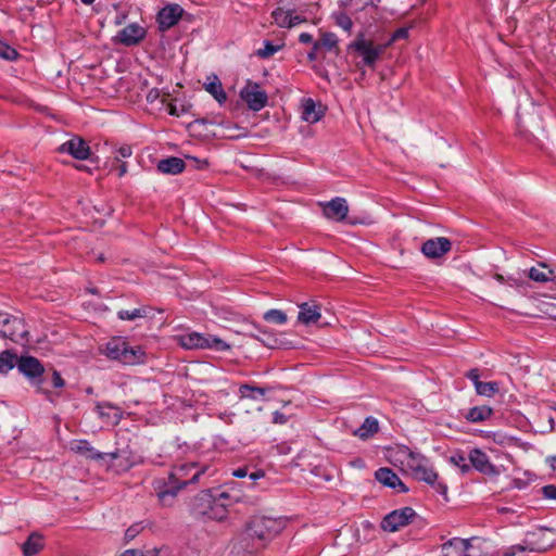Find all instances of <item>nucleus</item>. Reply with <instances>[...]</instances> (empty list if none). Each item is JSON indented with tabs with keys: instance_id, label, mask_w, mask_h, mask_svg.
<instances>
[{
	"instance_id": "423d86ee",
	"label": "nucleus",
	"mask_w": 556,
	"mask_h": 556,
	"mask_svg": "<svg viewBox=\"0 0 556 556\" xmlns=\"http://www.w3.org/2000/svg\"><path fill=\"white\" fill-rule=\"evenodd\" d=\"M16 367L21 374L36 384L38 392L48 394V391L41 387L45 367L38 358L30 355H22L17 357Z\"/></svg>"
},
{
	"instance_id": "e433bc0d",
	"label": "nucleus",
	"mask_w": 556,
	"mask_h": 556,
	"mask_svg": "<svg viewBox=\"0 0 556 556\" xmlns=\"http://www.w3.org/2000/svg\"><path fill=\"white\" fill-rule=\"evenodd\" d=\"M290 13L291 11H285L281 8H277L273 11L271 16L279 27L290 28Z\"/></svg>"
},
{
	"instance_id": "774afa93",
	"label": "nucleus",
	"mask_w": 556,
	"mask_h": 556,
	"mask_svg": "<svg viewBox=\"0 0 556 556\" xmlns=\"http://www.w3.org/2000/svg\"><path fill=\"white\" fill-rule=\"evenodd\" d=\"M168 112L170 115L179 116L176 105L170 104Z\"/></svg>"
},
{
	"instance_id": "bb28decb",
	"label": "nucleus",
	"mask_w": 556,
	"mask_h": 556,
	"mask_svg": "<svg viewBox=\"0 0 556 556\" xmlns=\"http://www.w3.org/2000/svg\"><path fill=\"white\" fill-rule=\"evenodd\" d=\"M492 414L493 409L490 406H475L466 413L465 418L469 422H481L488 420Z\"/></svg>"
},
{
	"instance_id": "680f3d73",
	"label": "nucleus",
	"mask_w": 556,
	"mask_h": 556,
	"mask_svg": "<svg viewBox=\"0 0 556 556\" xmlns=\"http://www.w3.org/2000/svg\"><path fill=\"white\" fill-rule=\"evenodd\" d=\"M248 475L247 468H237L233 470L232 476L236 478H244Z\"/></svg>"
},
{
	"instance_id": "393cba45",
	"label": "nucleus",
	"mask_w": 556,
	"mask_h": 556,
	"mask_svg": "<svg viewBox=\"0 0 556 556\" xmlns=\"http://www.w3.org/2000/svg\"><path fill=\"white\" fill-rule=\"evenodd\" d=\"M96 409L101 418L106 419L112 425H117L122 419L119 408L110 403L98 404Z\"/></svg>"
},
{
	"instance_id": "f257e3e1",
	"label": "nucleus",
	"mask_w": 556,
	"mask_h": 556,
	"mask_svg": "<svg viewBox=\"0 0 556 556\" xmlns=\"http://www.w3.org/2000/svg\"><path fill=\"white\" fill-rule=\"evenodd\" d=\"M286 527L281 517L254 516L248 522L245 531L232 544L230 556H253L265 543L273 540Z\"/></svg>"
},
{
	"instance_id": "4468645a",
	"label": "nucleus",
	"mask_w": 556,
	"mask_h": 556,
	"mask_svg": "<svg viewBox=\"0 0 556 556\" xmlns=\"http://www.w3.org/2000/svg\"><path fill=\"white\" fill-rule=\"evenodd\" d=\"M216 496L211 490L199 492L191 502V513L197 518H206L215 503Z\"/></svg>"
},
{
	"instance_id": "4d7b16f0",
	"label": "nucleus",
	"mask_w": 556,
	"mask_h": 556,
	"mask_svg": "<svg viewBox=\"0 0 556 556\" xmlns=\"http://www.w3.org/2000/svg\"><path fill=\"white\" fill-rule=\"evenodd\" d=\"M160 98V91L156 88L151 89L147 94V101L150 103L155 102Z\"/></svg>"
},
{
	"instance_id": "412c9836",
	"label": "nucleus",
	"mask_w": 556,
	"mask_h": 556,
	"mask_svg": "<svg viewBox=\"0 0 556 556\" xmlns=\"http://www.w3.org/2000/svg\"><path fill=\"white\" fill-rule=\"evenodd\" d=\"M298 320L304 325L315 324L320 318V306L315 303L304 302L299 305Z\"/></svg>"
},
{
	"instance_id": "0e129e2a",
	"label": "nucleus",
	"mask_w": 556,
	"mask_h": 556,
	"mask_svg": "<svg viewBox=\"0 0 556 556\" xmlns=\"http://www.w3.org/2000/svg\"><path fill=\"white\" fill-rule=\"evenodd\" d=\"M264 476H265V472L263 470H256L250 475V479L254 481V480L263 478Z\"/></svg>"
},
{
	"instance_id": "5701e85b",
	"label": "nucleus",
	"mask_w": 556,
	"mask_h": 556,
	"mask_svg": "<svg viewBox=\"0 0 556 556\" xmlns=\"http://www.w3.org/2000/svg\"><path fill=\"white\" fill-rule=\"evenodd\" d=\"M186 163L182 159L177 156H169L160 160L157 163V170L163 174L177 175L185 170Z\"/></svg>"
},
{
	"instance_id": "c9c22d12",
	"label": "nucleus",
	"mask_w": 556,
	"mask_h": 556,
	"mask_svg": "<svg viewBox=\"0 0 556 556\" xmlns=\"http://www.w3.org/2000/svg\"><path fill=\"white\" fill-rule=\"evenodd\" d=\"M500 391V386L495 381L478 383L476 392L479 395L491 397Z\"/></svg>"
},
{
	"instance_id": "0eeeda50",
	"label": "nucleus",
	"mask_w": 556,
	"mask_h": 556,
	"mask_svg": "<svg viewBox=\"0 0 556 556\" xmlns=\"http://www.w3.org/2000/svg\"><path fill=\"white\" fill-rule=\"evenodd\" d=\"M23 319L0 312V337L10 339L13 342H21L27 336Z\"/></svg>"
},
{
	"instance_id": "ea45409f",
	"label": "nucleus",
	"mask_w": 556,
	"mask_h": 556,
	"mask_svg": "<svg viewBox=\"0 0 556 556\" xmlns=\"http://www.w3.org/2000/svg\"><path fill=\"white\" fill-rule=\"evenodd\" d=\"M333 17H334L336 24L338 26H340L341 28H343L346 31L351 30V28L353 26V22L348 14H345L343 12H339V13L333 14Z\"/></svg>"
},
{
	"instance_id": "f03ea898",
	"label": "nucleus",
	"mask_w": 556,
	"mask_h": 556,
	"mask_svg": "<svg viewBox=\"0 0 556 556\" xmlns=\"http://www.w3.org/2000/svg\"><path fill=\"white\" fill-rule=\"evenodd\" d=\"M205 469H198L195 463L174 466L166 479L155 481V490L163 505H170L177 493L189 484L197 483Z\"/></svg>"
},
{
	"instance_id": "f704fd0d",
	"label": "nucleus",
	"mask_w": 556,
	"mask_h": 556,
	"mask_svg": "<svg viewBox=\"0 0 556 556\" xmlns=\"http://www.w3.org/2000/svg\"><path fill=\"white\" fill-rule=\"evenodd\" d=\"M227 517L226 503H219V500L216 497L215 503L212 506V509L208 511L206 518L212 520H224Z\"/></svg>"
},
{
	"instance_id": "4be33fe9",
	"label": "nucleus",
	"mask_w": 556,
	"mask_h": 556,
	"mask_svg": "<svg viewBox=\"0 0 556 556\" xmlns=\"http://www.w3.org/2000/svg\"><path fill=\"white\" fill-rule=\"evenodd\" d=\"M72 451H74L78 454L85 455L87 458L96 459V460L103 459L105 455L110 456L112 459L117 457L116 453L103 454V453L97 452L86 440L75 441L72 444Z\"/></svg>"
},
{
	"instance_id": "79ce46f5",
	"label": "nucleus",
	"mask_w": 556,
	"mask_h": 556,
	"mask_svg": "<svg viewBox=\"0 0 556 556\" xmlns=\"http://www.w3.org/2000/svg\"><path fill=\"white\" fill-rule=\"evenodd\" d=\"M117 316L122 320H134L136 318L143 317L144 316V311L140 309V308H135L132 311L121 309L117 313Z\"/></svg>"
},
{
	"instance_id": "09e8293b",
	"label": "nucleus",
	"mask_w": 556,
	"mask_h": 556,
	"mask_svg": "<svg viewBox=\"0 0 556 556\" xmlns=\"http://www.w3.org/2000/svg\"><path fill=\"white\" fill-rule=\"evenodd\" d=\"M466 377L473 382L475 389L477 388L478 383L482 382V381H480V372H479L478 368H472V369L468 370L466 372Z\"/></svg>"
},
{
	"instance_id": "f3484780",
	"label": "nucleus",
	"mask_w": 556,
	"mask_h": 556,
	"mask_svg": "<svg viewBox=\"0 0 556 556\" xmlns=\"http://www.w3.org/2000/svg\"><path fill=\"white\" fill-rule=\"evenodd\" d=\"M324 215L336 222H342L346 218L349 213V206L344 198H334L324 204Z\"/></svg>"
},
{
	"instance_id": "603ef678",
	"label": "nucleus",
	"mask_w": 556,
	"mask_h": 556,
	"mask_svg": "<svg viewBox=\"0 0 556 556\" xmlns=\"http://www.w3.org/2000/svg\"><path fill=\"white\" fill-rule=\"evenodd\" d=\"M187 159L194 163V167L197 169H205L208 167V161L207 160H199L194 156H187Z\"/></svg>"
},
{
	"instance_id": "864d4df0",
	"label": "nucleus",
	"mask_w": 556,
	"mask_h": 556,
	"mask_svg": "<svg viewBox=\"0 0 556 556\" xmlns=\"http://www.w3.org/2000/svg\"><path fill=\"white\" fill-rule=\"evenodd\" d=\"M288 421V416H286L283 413L276 410L273 414V422L283 425Z\"/></svg>"
},
{
	"instance_id": "473e14b6",
	"label": "nucleus",
	"mask_w": 556,
	"mask_h": 556,
	"mask_svg": "<svg viewBox=\"0 0 556 556\" xmlns=\"http://www.w3.org/2000/svg\"><path fill=\"white\" fill-rule=\"evenodd\" d=\"M429 459L425 456L418 453L409 452L407 455L406 465L407 468L412 471V475H414L418 471L419 468H421L424 465H427Z\"/></svg>"
},
{
	"instance_id": "de8ad7c7",
	"label": "nucleus",
	"mask_w": 556,
	"mask_h": 556,
	"mask_svg": "<svg viewBox=\"0 0 556 556\" xmlns=\"http://www.w3.org/2000/svg\"><path fill=\"white\" fill-rule=\"evenodd\" d=\"M542 494L545 498L556 500V485L548 484L542 488Z\"/></svg>"
},
{
	"instance_id": "5fc2aeb1",
	"label": "nucleus",
	"mask_w": 556,
	"mask_h": 556,
	"mask_svg": "<svg viewBox=\"0 0 556 556\" xmlns=\"http://www.w3.org/2000/svg\"><path fill=\"white\" fill-rule=\"evenodd\" d=\"M321 50L318 48V46L314 42L312 50L307 54V59L309 61H315L318 59L319 54H321Z\"/></svg>"
},
{
	"instance_id": "aec40b11",
	"label": "nucleus",
	"mask_w": 556,
	"mask_h": 556,
	"mask_svg": "<svg viewBox=\"0 0 556 556\" xmlns=\"http://www.w3.org/2000/svg\"><path fill=\"white\" fill-rule=\"evenodd\" d=\"M324 116V110L311 98L304 99L302 102V119L315 124Z\"/></svg>"
},
{
	"instance_id": "37998d69",
	"label": "nucleus",
	"mask_w": 556,
	"mask_h": 556,
	"mask_svg": "<svg viewBox=\"0 0 556 556\" xmlns=\"http://www.w3.org/2000/svg\"><path fill=\"white\" fill-rule=\"evenodd\" d=\"M142 530L143 526L141 522H136L128 527L124 536L125 544H128L130 541H132Z\"/></svg>"
},
{
	"instance_id": "2f4dec72",
	"label": "nucleus",
	"mask_w": 556,
	"mask_h": 556,
	"mask_svg": "<svg viewBox=\"0 0 556 556\" xmlns=\"http://www.w3.org/2000/svg\"><path fill=\"white\" fill-rule=\"evenodd\" d=\"M205 89L214 97L217 102L223 103L226 101V93L223 90L220 80L216 76H214L213 81L205 85Z\"/></svg>"
},
{
	"instance_id": "338daca9",
	"label": "nucleus",
	"mask_w": 556,
	"mask_h": 556,
	"mask_svg": "<svg viewBox=\"0 0 556 556\" xmlns=\"http://www.w3.org/2000/svg\"><path fill=\"white\" fill-rule=\"evenodd\" d=\"M215 496L219 500V503H225V501L229 500V494L226 492H220L218 495Z\"/></svg>"
},
{
	"instance_id": "7c9ffc66",
	"label": "nucleus",
	"mask_w": 556,
	"mask_h": 556,
	"mask_svg": "<svg viewBox=\"0 0 556 556\" xmlns=\"http://www.w3.org/2000/svg\"><path fill=\"white\" fill-rule=\"evenodd\" d=\"M17 355L10 350L0 353V374H7L16 366Z\"/></svg>"
},
{
	"instance_id": "1a4fd4ad",
	"label": "nucleus",
	"mask_w": 556,
	"mask_h": 556,
	"mask_svg": "<svg viewBox=\"0 0 556 556\" xmlns=\"http://www.w3.org/2000/svg\"><path fill=\"white\" fill-rule=\"evenodd\" d=\"M416 517L417 514L412 507L395 509L383 517L381 528L384 531L395 532L413 522Z\"/></svg>"
},
{
	"instance_id": "6ab92c4d",
	"label": "nucleus",
	"mask_w": 556,
	"mask_h": 556,
	"mask_svg": "<svg viewBox=\"0 0 556 556\" xmlns=\"http://www.w3.org/2000/svg\"><path fill=\"white\" fill-rule=\"evenodd\" d=\"M146 36V30L138 24H129L118 33L119 41L125 46H135Z\"/></svg>"
},
{
	"instance_id": "cd10ccee",
	"label": "nucleus",
	"mask_w": 556,
	"mask_h": 556,
	"mask_svg": "<svg viewBox=\"0 0 556 556\" xmlns=\"http://www.w3.org/2000/svg\"><path fill=\"white\" fill-rule=\"evenodd\" d=\"M528 276L533 281L546 282L553 280L554 271L547 268V266L544 263H540L539 267L530 268Z\"/></svg>"
},
{
	"instance_id": "a18cd8bd",
	"label": "nucleus",
	"mask_w": 556,
	"mask_h": 556,
	"mask_svg": "<svg viewBox=\"0 0 556 556\" xmlns=\"http://www.w3.org/2000/svg\"><path fill=\"white\" fill-rule=\"evenodd\" d=\"M116 156H115V161L116 162H119L121 159H127V157H130L131 154H132V149L130 146H122L121 148L117 149L116 151Z\"/></svg>"
},
{
	"instance_id": "6e6552de",
	"label": "nucleus",
	"mask_w": 556,
	"mask_h": 556,
	"mask_svg": "<svg viewBox=\"0 0 556 556\" xmlns=\"http://www.w3.org/2000/svg\"><path fill=\"white\" fill-rule=\"evenodd\" d=\"M240 98L247 103L248 108L258 112L267 105L268 96L262 87L252 80H248L240 90Z\"/></svg>"
},
{
	"instance_id": "dca6fc26",
	"label": "nucleus",
	"mask_w": 556,
	"mask_h": 556,
	"mask_svg": "<svg viewBox=\"0 0 556 556\" xmlns=\"http://www.w3.org/2000/svg\"><path fill=\"white\" fill-rule=\"evenodd\" d=\"M62 153H68L76 160H87L90 156V147L87 142L78 136H74L66 142L62 143L59 148Z\"/></svg>"
},
{
	"instance_id": "c03bdc74",
	"label": "nucleus",
	"mask_w": 556,
	"mask_h": 556,
	"mask_svg": "<svg viewBox=\"0 0 556 556\" xmlns=\"http://www.w3.org/2000/svg\"><path fill=\"white\" fill-rule=\"evenodd\" d=\"M526 553L527 547L525 546V544H518L505 549L502 556H527Z\"/></svg>"
},
{
	"instance_id": "a878e982",
	"label": "nucleus",
	"mask_w": 556,
	"mask_h": 556,
	"mask_svg": "<svg viewBox=\"0 0 556 556\" xmlns=\"http://www.w3.org/2000/svg\"><path fill=\"white\" fill-rule=\"evenodd\" d=\"M379 431V422L374 417H367L364 422L354 430L353 434L362 440L374 437Z\"/></svg>"
},
{
	"instance_id": "9d476101",
	"label": "nucleus",
	"mask_w": 556,
	"mask_h": 556,
	"mask_svg": "<svg viewBox=\"0 0 556 556\" xmlns=\"http://www.w3.org/2000/svg\"><path fill=\"white\" fill-rule=\"evenodd\" d=\"M468 460L471 469L473 468L484 476L497 477L504 471V466L493 465L489 456L480 448H472L468 454Z\"/></svg>"
},
{
	"instance_id": "b1692460",
	"label": "nucleus",
	"mask_w": 556,
	"mask_h": 556,
	"mask_svg": "<svg viewBox=\"0 0 556 556\" xmlns=\"http://www.w3.org/2000/svg\"><path fill=\"white\" fill-rule=\"evenodd\" d=\"M43 536L38 532H33L22 544L24 556H34L43 548Z\"/></svg>"
},
{
	"instance_id": "c85d7f7f",
	"label": "nucleus",
	"mask_w": 556,
	"mask_h": 556,
	"mask_svg": "<svg viewBox=\"0 0 556 556\" xmlns=\"http://www.w3.org/2000/svg\"><path fill=\"white\" fill-rule=\"evenodd\" d=\"M269 388L254 387L248 383L241 384L239 388V394L241 399L260 400L263 399Z\"/></svg>"
},
{
	"instance_id": "6e6d98bb",
	"label": "nucleus",
	"mask_w": 556,
	"mask_h": 556,
	"mask_svg": "<svg viewBox=\"0 0 556 556\" xmlns=\"http://www.w3.org/2000/svg\"><path fill=\"white\" fill-rule=\"evenodd\" d=\"M350 5L356 7V9H363L370 4L372 0H348Z\"/></svg>"
},
{
	"instance_id": "69168bd1",
	"label": "nucleus",
	"mask_w": 556,
	"mask_h": 556,
	"mask_svg": "<svg viewBox=\"0 0 556 556\" xmlns=\"http://www.w3.org/2000/svg\"><path fill=\"white\" fill-rule=\"evenodd\" d=\"M546 462L549 464L551 468L555 471L556 470V456H548L546 458Z\"/></svg>"
},
{
	"instance_id": "e2e57ef3",
	"label": "nucleus",
	"mask_w": 556,
	"mask_h": 556,
	"mask_svg": "<svg viewBox=\"0 0 556 556\" xmlns=\"http://www.w3.org/2000/svg\"><path fill=\"white\" fill-rule=\"evenodd\" d=\"M160 549L159 548H152L148 549L146 552L141 551V556H159Z\"/></svg>"
},
{
	"instance_id": "13d9d810",
	"label": "nucleus",
	"mask_w": 556,
	"mask_h": 556,
	"mask_svg": "<svg viewBox=\"0 0 556 556\" xmlns=\"http://www.w3.org/2000/svg\"><path fill=\"white\" fill-rule=\"evenodd\" d=\"M306 18L305 17H302L300 15H293L292 12L290 13V28L295 26V25H299L303 22H305Z\"/></svg>"
},
{
	"instance_id": "39448f33",
	"label": "nucleus",
	"mask_w": 556,
	"mask_h": 556,
	"mask_svg": "<svg viewBox=\"0 0 556 556\" xmlns=\"http://www.w3.org/2000/svg\"><path fill=\"white\" fill-rule=\"evenodd\" d=\"M178 344L186 350L210 349L218 352L228 351L230 345L218 337L212 334H202L200 332H190L175 337Z\"/></svg>"
},
{
	"instance_id": "a211bd4d",
	"label": "nucleus",
	"mask_w": 556,
	"mask_h": 556,
	"mask_svg": "<svg viewBox=\"0 0 556 556\" xmlns=\"http://www.w3.org/2000/svg\"><path fill=\"white\" fill-rule=\"evenodd\" d=\"M375 478L381 484L397 490L401 493L408 492L406 485L402 482L399 476L390 468L382 467L375 472Z\"/></svg>"
},
{
	"instance_id": "49530a36",
	"label": "nucleus",
	"mask_w": 556,
	"mask_h": 556,
	"mask_svg": "<svg viewBox=\"0 0 556 556\" xmlns=\"http://www.w3.org/2000/svg\"><path fill=\"white\" fill-rule=\"evenodd\" d=\"M407 37H408V28L401 27L393 33L392 37L390 38V40L387 43H389V46H390L393 41H396L399 39H405Z\"/></svg>"
},
{
	"instance_id": "3c124183",
	"label": "nucleus",
	"mask_w": 556,
	"mask_h": 556,
	"mask_svg": "<svg viewBox=\"0 0 556 556\" xmlns=\"http://www.w3.org/2000/svg\"><path fill=\"white\" fill-rule=\"evenodd\" d=\"M52 386L53 388H63L65 386L64 379L61 377V374L56 370L52 372Z\"/></svg>"
},
{
	"instance_id": "9b49d317",
	"label": "nucleus",
	"mask_w": 556,
	"mask_h": 556,
	"mask_svg": "<svg viewBox=\"0 0 556 556\" xmlns=\"http://www.w3.org/2000/svg\"><path fill=\"white\" fill-rule=\"evenodd\" d=\"M184 12V9L177 3L167 4L161 9L156 15L159 29L164 33L174 27L182 17Z\"/></svg>"
},
{
	"instance_id": "bf43d9fd",
	"label": "nucleus",
	"mask_w": 556,
	"mask_h": 556,
	"mask_svg": "<svg viewBox=\"0 0 556 556\" xmlns=\"http://www.w3.org/2000/svg\"><path fill=\"white\" fill-rule=\"evenodd\" d=\"M299 41L301 43H311L313 42V36L308 33H302L300 36H299Z\"/></svg>"
},
{
	"instance_id": "8fccbe9b",
	"label": "nucleus",
	"mask_w": 556,
	"mask_h": 556,
	"mask_svg": "<svg viewBox=\"0 0 556 556\" xmlns=\"http://www.w3.org/2000/svg\"><path fill=\"white\" fill-rule=\"evenodd\" d=\"M112 169L117 170L118 177H122L127 173V163L114 161L112 164Z\"/></svg>"
},
{
	"instance_id": "c756f323",
	"label": "nucleus",
	"mask_w": 556,
	"mask_h": 556,
	"mask_svg": "<svg viewBox=\"0 0 556 556\" xmlns=\"http://www.w3.org/2000/svg\"><path fill=\"white\" fill-rule=\"evenodd\" d=\"M318 48L325 52L336 51V54L339 53L338 48V38L333 33H324L319 40L315 41Z\"/></svg>"
},
{
	"instance_id": "ddd939ff",
	"label": "nucleus",
	"mask_w": 556,
	"mask_h": 556,
	"mask_svg": "<svg viewBox=\"0 0 556 556\" xmlns=\"http://www.w3.org/2000/svg\"><path fill=\"white\" fill-rule=\"evenodd\" d=\"M549 533H552V531L548 529H539L538 531L528 533L523 541L527 552L543 553L552 548L554 546V542L546 538Z\"/></svg>"
},
{
	"instance_id": "a19ab883",
	"label": "nucleus",
	"mask_w": 556,
	"mask_h": 556,
	"mask_svg": "<svg viewBox=\"0 0 556 556\" xmlns=\"http://www.w3.org/2000/svg\"><path fill=\"white\" fill-rule=\"evenodd\" d=\"M18 56L17 51L4 41L0 40V58L13 61Z\"/></svg>"
},
{
	"instance_id": "58836bf2",
	"label": "nucleus",
	"mask_w": 556,
	"mask_h": 556,
	"mask_svg": "<svg viewBox=\"0 0 556 556\" xmlns=\"http://www.w3.org/2000/svg\"><path fill=\"white\" fill-rule=\"evenodd\" d=\"M281 47L278 45H274L270 41L266 40L264 42V48L258 49L256 51V55L261 59H267L274 55Z\"/></svg>"
},
{
	"instance_id": "7ed1b4c3",
	"label": "nucleus",
	"mask_w": 556,
	"mask_h": 556,
	"mask_svg": "<svg viewBox=\"0 0 556 556\" xmlns=\"http://www.w3.org/2000/svg\"><path fill=\"white\" fill-rule=\"evenodd\" d=\"M388 47L389 43H376L374 40L367 39L363 34H359L349 45V50L355 52L361 58V61L356 63L358 68L367 66L375 70L377 62L381 59Z\"/></svg>"
},
{
	"instance_id": "052dcab7",
	"label": "nucleus",
	"mask_w": 556,
	"mask_h": 556,
	"mask_svg": "<svg viewBox=\"0 0 556 556\" xmlns=\"http://www.w3.org/2000/svg\"><path fill=\"white\" fill-rule=\"evenodd\" d=\"M119 556H141V549H136V548L126 549Z\"/></svg>"
},
{
	"instance_id": "20e7f679",
	"label": "nucleus",
	"mask_w": 556,
	"mask_h": 556,
	"mask_svg": "<svg viewBox=\"0 0 556 556\" xmlns=\"http://www.w3.org/2000/svg\"><path fill=\"white\" fill-rule=\"evenodd\" d=\"M105 354L123 365H136L143 361L144 352L140 346H131L123 339H112L106 343Z\"/></svg>"
},
{
	"instance_id": "72a5a7b5",
	"label": "nucleus",
	"mask_w": 556,
	"mask_h": 556,
	"mask_svg": "<svg viewBox=\"0 0 556 556\" xmlns=\"http://www.w3.org/2000/svg\"><path fill=\"white\" fill-rule=\"evenodd\" d=\"M468 459V456H465V454L462 451L455 452L451 457L450 462L457 466L460 469V472L463 475L468 473L471 470V466L466 463Z\"/></svg>"
},
{
	"instance_id": "4c0bfd02",
	"label": "nucleus",
	"mask_w": 556,
	"mask_h": 556,
	"mask_svg": "<svg viewBox=\"0 0 556 556\" xmlns=\"http://www.w3.org/2000/svg\"><path fill=\"white\" fill-rule=\"evenodd\" d=\"M263 318L268 323L277 325H283L287 323V315L280 309H269L264 314Z\"/></svg>"
},
{
	"instance_id": "2eb2a0df",
	"label": "nucleus",
	"mask_w": 556,
	"mask_h": 556,
	"mask_svg": "<svg viewBox=\"0 0 556 556\" xmlns=\"http://www.w3.org/2000/svg\"><path fill=\"white\" fill-rule=\"evenodd\" d=\"M414 478L424 481L427 484L431 485L435 492L446 497L447 494V485L444 482L439 481V475L433 469V467L428 462L427 465H424L421 468L415 472Z\"/></svg>"
},
{
	"instance_id": "f8f14e48",
	"label": "nucleus",
	"mask_w": 556,
	"mask_h": 556,
	"mask_svg": "<svg viewBox=\"0 0 556 556\" xmlns=\"http://www.w3.org/2000/svg\"><path fill=\"white\" fill-rule=\"evenodd\" d=\"M421 253L431 260L440 258L452 250L448 238L437 237L426 240L421 245Z\"/></svg>"
}]
</instances>
